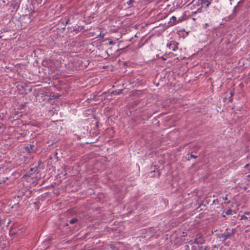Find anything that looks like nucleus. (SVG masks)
Returning a JSON list of instances; mask_svg holds the SVG:
<instances>
[{"instance_id": "f257e3e1", "label": "nucleus", "mask_w": 250, "mask_h": 250, "mask_svg": "<svg viewBox=\"0 0 250 250\" xmlns=\"http://www.w3.org/2000/svg\"><path fill=\"white\" fill-rule=\"evenodd\" d=\"M235 231V230L234 229H231L228 228L226 229L224 233L220 234L219 235V237L221 239L222 241H224L234 235Z\"/></svg>"}, {"instance_id": "f03ea898", "label": "nucleus", "mask_w": 250, "mask_h": 250, "mask_svg": "<svg viewBox=\"0 0 250 250\" xmlns=\"http://www.w3.org/2000/svg\"><path fill=\"white\" fill-rule=\"evenodd\" d=\"M205 237L201 234H198L194 240V243L197 245H201L205 243Z\"/></svg>"}, {"instance_id": "7ed1b4c3", "label": "nucleus", "mask_w": 250, "mask_h": 250, "mask_svg": "<svg viewBox=\"0 0 250 250\" xmlns=\"http://www.w3.org/2000/svg\"><path fill=\"white\" fill-rule=\"evenodd\" d=\"M179 43L175 41H172L170 43L167 44V46L172 51H175L178 48Z\"/></svg>"}, {"instance_id": "20e7f679", "label": "nucleus", "mask_w": 250, "mask_h": 250, "mask_svg": "<svg viewBox=\"0 0 250 250\" xmlns=\"http://www.w3.org/2000/svg\"><path fill=\"white\" fill-rule=\"evenodd\" d=\"M181 20L179 19L178 21H177V19L176 17L172 16L170 19L169 22H168V25L170 26H173L175 24H176V22H181Z\"/></svg>"}, {"instance_id": "39448f33", "label": "nucleus", "mask_w": 250, "mask_h": 250, "mask_svg": "<svg viewBox=\"0 0 250 250\" xmlns=\"http://www.w3.org/2000/svg\"><path fill=\"white\" fill-rule=\"evenodd\" d=\"M212 0H198V2L203 6H206V8H207L210 4Z\"/></svg>"}, {"instance_id": "423d86ee", "label": "nucleus", "mask_w": 250, "mask_h": 250, "mask_svg": "<svg viewBox=\"0 0 250 250\" xmlns=\"http://www.w3.org/2000/svg\"><path fill=\"white\" fill-rule=\"evenodd\" d=\"M25 10H27L28 12H31L29 14L30 17L31 16H33V14L36 13V11L35 10V7H34L33 4L32 3H30L29 7H27Z\"/></svg>"}, {"instance_id": "0eeeda50", "label": "nucleus", "mask_w": 250, "mask_h": 250, "mask_svg": "<svg viewBox=\"0 0 250 250\" xmlns=\"http://www.w3.org/2000/svg\"><path fill=\"white\" fill-rule=\"evenodd\" d=\"M42 65L45 67H52V60H44L42 62Z\"/></svg>"}, {"instance_id": "6e6552de", "label": "nucleus", "mask_w": 250, "mask_h": 250, "mask_svg": "<svg viewBox=\"0 0 250 250\" xmlns=\"http://www.w3.org/2000/svg\"><path fill=\"white\" fill-rule=\"evenodd\" d=\"M11 6L14 9H16V11H17L20 6V3L19 2V1H14L11 4Z\"/></svg>"}, {"instance_id": "1a4fd4ad", "label": "nucleus", "mask_w": 250, "mask_h": 250, "mask_svg": "<svg viewBox=\"0 0 250 250\" xmlns=\"http://www.w3.org/2000/svg\"><path fill=\"white\" fill-rule=\"evenodd\" d=\"M84 30V27L83 26H75L73 28V31H76L77 33L80 31H83Z\"/></svg>"}, {"instance_id": "9d476101", "label": "nucleus", "mask_w": 250, "mask_h": 250, "mask_svg": "<svg viewBox=\"0 0 250 250\" xmlns=\"http://www.w3.org/2000/svg\"><path fill=\"white\" fill-rule=\"evenodd\" d=\"M34 146L33 145H30L29 146H26L25 147L26 151L28 153H31L34 149Z\"/></svg>"}, {"instance_id": "9b49d317", "label": "nucleus", "mask_w": 250, "mask_h": 250, "mask_svg": "<svg viewBox=\"0 0 250 250\" xmlns=\"http://www.w3.org/2000/svg\"><path fill=\"white\" fill-rule=\"evenodd\" d=\"M78 221V219L76 218H73L69 220V223L71 224H74L76 223Z\"/></svg>"}, {"instance_id": "f8f14e48", "label": "nucleus", "mask_w": 250, "mask_h": 250, "mask_svg": "<svg viewBox=\"0 0 250 250\" xmlns=\"http://www.w3.org/2000/svg\"><path fill=\"white\" fill-rule=\"evenodd\" d=\"M250 215V212H245L244 215L242 216L241 219H247L248 218V216Z\"/></svg>"}, {"instance_id": "ddd939ff", "label": "nucleus", "mask_w": 250, "mask_h": 250, "mask_svg": "<svg viewBox=\"0 0 250 250\" xmlns=\"http://www.w3.org/2000/svg\"><path fill=\"white\" fill-rule=\"evenodd\" d=\"M198 157L197 156H196V155H194L192 154H191L190 155H189L187 158V160L188 161H189L190 160L191 158H197Z\"/></svg>"}, {"instance_id": "4468645a", "label": "nucleus", "mask_w": 250, "mask_h": 250, "mask_svg": "<svg viewBox=\"0 0 250 250\" xmlns=\"http://www.w3.org/2000/svg\"><path fill=\"white\" fill-rule=\"evenodd\" d=\"M233 210L231 209H229L225 211V213L226 215H229L232 214Z\"/></svg>"}, {"instance_id": "2eb2a0df", "label": "nucleus", "mask_w": 250, "mask_h": 250, "mask_svg": "<svg viewBox=\"0 0 250 250\" xmlns=\"http://www.w3.org/2000/svg\"><path fill=\"white\" fill-rule=\"evenodd\" d=\"M38 170V168L37 167H33V168H31L30 169V171L31 172H36L37 170ZM39 172L37 171V173H38Z\"/></svg>"}, {"instance_id": "dca6fc26", "label": "nucleus", "mask_w": 250, "mask_h": 250, "mask_svg": "<svg viewBox=\"0 0 250 250\" xmlns=\"http://www.w3.org/2000/svg\"><path fill=\"white\" fill-rule=\"evenodd\" d=\"M134 2V0H129L127 2V4L128 5H130Z\"/></svg>"}, {"instance_id": "f3484780", "label": "nucleus", "mask_w": 250, "mask_h": 250, "mask_svg": "<svg viewBox=\"0 0 250 250\" xmlns=\"http://www.w3.org/2000/svg\"><path fill=\"white\" fill-rule=\"evenodd\" d=\"M189 250V247L188 245H185L184 246V250Z\"/></svg>"}, {"instance_id": "a211bd4d", "label": "nucleus", "mask_w": 250, "mask_h": 250, "mask_svg": "<svg viewBox=\"0 0 250 250\" xmlns=\"http://www.w3.org/2000/svg\"><path fill=\"white\" fill-rule=\"evenodd\" d=\"M4 220L3 219H2L0 217V226L2 225L3 224H4Z\"/></svg>"}, {"instance_id": "6ab92c4d", "label": "nucleus", "mask_w": 250, "mask_h": 250, "mask_svg": "<svg viewBox=\"0 0 250 250\" xmlns=\"http://www.w3.org/2000/svg\"><path fill=\"white\" fill-rule=\"evenodd\" d=\"M230 94L231 96H230V98H229V100L230 101H231V97L233 96V95H234V91H230Z\"/></svg>"}, {"instance_id": "aec40b11", "label": "nucleus", "mask_w": 250, "mask_h": 250, "mask_svg": "<svg viewBox=\"0 0 250 250\" xmlns=\"http://www.w3.org/2000/svg\"><path fill=\"white\" fill-rule=\"evenodd\" d=\"M8 180V177H3L2 178V180H1V181L3 182H5Z\"/></svg>"}, {"instance_id": "412c9836", "label": "nucleus", "mask_w": 250, "mask_h": 250, "mask_svg": "<svg viewBox=\"0 0 250 250\" xmlns=\"http://www.w3.org/2000/svg\"><path fill=\"white\" fill-rule=\"evenodd\" d=\"M86 62H87V63H85L84 64V66H87L89 64V60H87L86 61Z\"/></svg>"}, {"instance_id": "4be33fe9", "label": "nucleus", "mask_w": 250, "mask_h": 250, "mask_svg": "<svg viewBox=\"0 0 250 250\" xmlns=\"http://www.w3.org/2000/svg\"><path fill=\"white\" fill-rule=\"evenodd\" d=\"M249 166H250V164H248L245 165V166L244 167V168H248L249 167Z\"/></svg>"}, {"instance_id": "5701e85b", "label": "nucleus", "mask_w": 250, "mask_h": 250, "mask_svg": "<svg viewBox=\"0 0 250 250\" xmlns=\"http://www.w3.org/2000/svg\"><path fill=\"white\" fill-rule=\"evenodd\" d=\"M223 200H228L227 195H226L224 198H223Z\"/></svg>"}, {"instance_id": "b1692460", "label": "nucleus", "mask_w": 250, "mask_h": 250, "mask_svg": "<svg viewBox=\"0 0 250 250\" xmlns=\"http://www.w3.org/2000/svg\"><path fill=\"white\" fill-rule=\"evenodd\" d=\"M122 91H123V90H122V89L119 90L118 91V92L117 94H120V93L122 92Z\"/></svg>"}, {"instance_id": "393cba45", "label": "nucleus", "mask_w": 250, "mask_h": 250, "mask_svg": "<svg viewBox=\"0 0 250 250\" xmlns=\"http://www.w3.org/2000/svg\"><path fill=\"white\" fill-rule=\"evenodd\" d=\"M109 43H110V44H113L114 43V42H113V41H110V42H109Z\"/></svg>"}, {"instance_id": "a878e982", "label": "nucleus", "mask_w": 250, "mask_h": 250, "mask_svg": "<svg viewBox=\"0 0 250 250\" xmlns=\"http://www.w3.org/2000/svg\"><path fill=\"white\" fill-rule=\"evenodd\" d=\"M205 250H208V247H206L205 248Z\"/></svg>"}, {"instance_id": "bb28decb", "label": "nucleus", "mask_w": 250, "mask_h": 250, "mask_svg": "<svg viewBox=\"0 0 250 250\" xmlns=\"http://www.w3.org/2000/svg\"><path fill=\"white\" fill-rule=\"evenodd\" d=\"M68 22H69V20H67V21H66V24L68 23Z\"/></svg>"}, {"instance_id": "cd10ccee", "label": "nucleus", "mask_w": 250, "mask_h": 250, "mask_svg": "<svg viewBox=\"0 0 250 250\" xmlns=\"http://www.w3.org/2000/svg\"><path fill=\"white\" fill-rule=\"evenodd\" d=\"M57 154H58V153L57 152H55V156H57Z\"/></svg>"}, {"instance_id": "c85d7f7f", "label": "nucleus", "mask_w": 250, "mask_h": 250, "mask_svg": "<svg viewBox=\"0 0 250 250\" xmlns=\"http://www.w3.org/2000/svg\"><path fill=\"white\" fill-rule=\"evenodd\" d=\"M162 59H163V60H166V59H165L164 57H162Z\"/></svg>"}, {"instance_id": "c756f323", "label": "nucleus", "mask_w": 250, "mask_h": 250, "mask_svg": "<svg viewBox=\"0 0 250 250\" xmlns=\"http://www.w3.org/2000/svg\"><path fill=\"white\" fill-rule=\"evenodd\" d=\"M17 198H18V199L20 198V196H17Z\"/></svg>"}, {"instance_id": "7c9ffc66", "label": "nucleus", "mask_w": 250, "mask_h": 250, "mask_svg": "<svg viewBox=\"0 0 250 250\" xmlns=\"http://www.w3.org/2000/svg\"><path fill=\"white\" fill-rule=\"evenodd\" d=\"M248 177H250V175H248Z\"/></svg>"}, {"instance_id": "2f4dec72", "label": "nucleus", "mask_w": 250, "mask_h": 250, "mask_svg": "<svg viewBox=\"0 0 250 250\" xmlns=\"http://www.w3.org/2000/svg\"><path fill=\"white\" fill-rule=\"evenodd\" d=\"M30 91H31L32 90V88H31L30 89H29Z\"/></svg>"}]
</instances>
